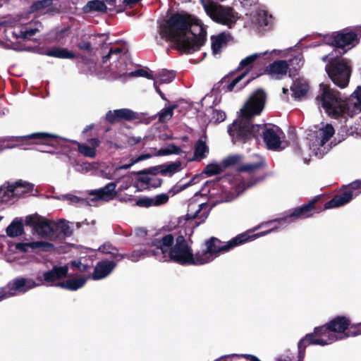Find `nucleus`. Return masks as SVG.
<instances>
[{
    "label": "nucleus",
    "mask_w": 361,
    "mask_h": 361,
    "mask_svg": "<svg viewBox=\"0 0 361 361\" xmlns=\"http://www.w3.org/2000/svg\"><path fill=\"white\" fill-rule=\"evenodd\" d=\"M265 101L266 94L262 90H257L250 95L240 109V116L228 127V131L233 142L257 137L262 133L268 149L281 150L284 148L281 147L283 133L278 126L251 124L250 118L261 113Z\"/></svg>",
    "instance_id": "obj_1"
},
{
    "label": "nucleus",
    "mask_w": 361,
    "mask_h": 361,
    "mask_svg": "<svg viewBox=\"0 0 361 361\" xmlns=\"http://www.w3.org/2000/svg\"><path fill=\"white\" fill-rule=\"evenodd\" d=\"M162 39L172 41L176 48L191 54L204 44L207 31L200 20L190 15L174 14L159 25Z\"/></svg>",
    "instance_id": "obj_2"
},
{
    "label": "nucleus",
    "mask_w": 361,
    "mask_h": 361,
    "mask_svg": "<svg viewBox=\"0 0 361 361\" xmlns=\"http://www.w3.org/2000/svg\"><path fill=\"white\" fill-rule=\"evenodd\" d=\"M357 41V35L353 32L341 31L324 37V47H334V50L329 54L322 57L324 62L329 61L325 70L333 82L337 86L344 88L349 82L350 68L346 59L336 60V58L344 54L346 46H355Z\"/></svg>",
    "instance_id": "obj_3"
},
{
    "label": "nucleus",
    "mask_w": 361,
    "mask_h": 361,
    "mask_svg": "<svg viewBox=\"0 0 361 361\" xmlns=\"http://www.w3.org/2000/svg\"><path fill=\"white\" fill-rule=\"evenodd\" d=\"M154 245L157 251L153 254L160 261L172 260L182 265H200L198 252L195 255L183 236H178L174 244L171 234H167L159 239H155Z\"/></svg>",
    "instance_id": "obj_4"
},
{
    "label": "nucleus",
    "mask_w": 361,
    "mask_h": 361,
    "mask_svg": "<svg viewBox=\"0 0 361 361\" xmlns=\"http://www.w3.org/2000/svg\"><path fill=\"white\" fill-rule=\"evenodd\" d=\"M322 94L317 97L318 104L321 105L325 111L335 118L347 116H353L361 111V87H357L350 97L343 101L337 90L326 85H321Z\"/></svg>",
    "instance_id": "obj_5"
},
{
    "label": "nucleus",
    "mask_w": 361,
    "mask_h": 361,
    "mask_svg": "<svg viewBox=\"0 0 361 361\" xmlns=\"http://www.w3.org/2000/svg\"><path fill=\"white\" fill-rule=\"evenodd\" d=\"M334 133L335 130L331 124L321 123L314 126L308 134L309 148L297 147L295 154L300 157L305 164L310 161L312 155L322 158L331 149L330 139Z\"/></svg>",
    "instance_id": "obj_6"
},
{
    "label": "nucleus",
    "mask_w": 361,
    "mask_h": 361,
    "mask_svg": "<svg viewBox=\"0 0 361 361\" xmlns=\"http://www.w3.org/2000/svg\"><path fill=\"white\" fill-rule=\"evenodd\" d=\"M288 55V50L273 49L263 52L255 53L243 59L239 64L238 69L247 68V71L234 78L227 86V90L229 92L238 91L243 89L250 81L255 78L252 77L245 82H242L247 73L252 69L255 62L267 63L274 59L286 57Z\"/></svg>",
    "instance_id": "obj_7"
},
{
    "label": "nucleus",
    "mask_w": 361,
    "mask_h": 361,
    "mask_svg": "<svg viewBox=\"0 0 361 361\" xmlns=\"http://www.w3.org/2000/svg\"><path fill=\"white\" fill-rule=\"evenodd\" d=\"M249 236L247 234H239L227 242H221L216 238H212L205 243V248L198 252L200 264H204L214 260L221 254L225 253L247 243Z\"/></svg>",
    "instance_id": "obj_8"
},
{
    "label": "nucleus",
    "mask_w": 361,
    "mask_h": 361,
    "mask_svg": "<svg viewBox=\"0 0 361 361\" xmlns=\"http://www.w3.org/2000/svg\"><path fill=\"white\" fill-rule=\"evenodd\" d=\"M208 16L214 22L232 28L239 19L238 13L231 7L224 6L212 1H202Z\"/></svg>",
    "instance_id": "obj_9"
},
{
    "label": "nucleus",
    "mask_w": 361,
    "mask_h": 361,
    "mask_svg": "<svg viewBox=\"0 0 361 361\" xmlns=\"http://www.w3.org/2000/svg\"><path fill=\"white\" fill-rule=\"evenodd\" d=\"M109 62L106 67V75L109 78H119L127 76V56L124 48H111L109 54L103 57V63Z\"/></svg>",
    "instance_id": "obj_10"
},
{
    "label": "nucleus",
    "mask_w": 361,
    "mask_h": 361,
    "mask_svg": "<svg viewBox=\"0 0 361 361\" xmlns=\"http://www.w3.org/2000/svg\"><path fill=\"white\" fill-rule=\"evenodd\" d=\"M337 341H339L335 333L329 328L328 324L316 327L313 333L306 335L298 343V350L300 354L305 351L308 345H319L321 346L330 345Z\"/></svg>",
    "instance_id": "obj_11"
},
{
    "label": "nucleus",
    "mask_w": 361,
    "mask_h": 361,
    "mask_svg": "<svg viewBox=\"0 0 361 361\" xmlns=\"http://www.w3.org/2000/svg\"><path fill=\"white\" fill-rule=\"evenodd\" d=\"M25 139L35 140L34 143L39 146L52 147L58 148L61 145L62 138L57 135L47 133H35L25 136L12 137L11 141L13 144L8 143L4 146L5 149L14 148L20 145Z\"/></svg>",
    "instance_id": "obj_12"
},
{
    "label": "nucleus",
    "mask_w": 361,
    "mask_h": 361,
    "mask_svg": "<svg viewBox=\"0 0 361 361\" xmlns=\"http://www.w3.org/2000/svg\"><path fill=\"white\" fill-rule=\"evenodd\" d=\"M33 190V184L19 180L1 186L0 188V198L2 202L13 203L17 198L32 193Z\"/></svg>",
    "instance_id": "obj_13"
},
{
    "label": "nucleus",
    "mask_w": 361,
    "mask_h": 361,
    "mask_svg": "<svg viewBox=\"0 0 361 361\" xmlns=\"http://www.w3.org/2000/svg\"><path fill=\"white\" fill-rule=\"evenodd\" d=\"M327 324L339 340L361 334V322L350 325L345 317H337Z\"/></svg>",
    "instance_id": "obj_14"
},
{
    "label": "nucleus",
    "mask_w": 361,
    "mask_h": 361,
    "mask_svg": "<svg viewBox=\"0 0 361 361\" xmlns=\"http://www.w3.org/2000/svg\"><path fill=\"white\" fill-rule=\"evenodd\" d=\"M25 224L32 227L34 232L42 238L49 240L56 238L54 221L48 220L38 214H34L26 216Z\"/></svg>",
    "instance_id": "obj_15"
},
{
    "label": "nucleus",
    "mask_w": 361,
    "mask_h": 361,
    "mask_svg": "<svg viewBox=\"0 0 361 361\" xmlns=\"http://www.w3.org/2000/svg\"><path fill=\"white\" fill-rule=\"evenodd\" d=\"M211 205L207 202H201L197 200H190L186 214L187 219H195L197 225L204 222L211 211Z\"/></svg>",
    "instance_id": "obj_16"
},
{
    "label": "nucleus",
    "mask_w": 361,
    "mask_h": 361,
    "mask_svg": "<svg viewBox=\"0 0 361 361\" xmlns=\"http://www.w3.org/2000/svg\"><path fill=\"white\" fill-rule=\"evenodd\" d=\"M180 149L178 147H176L174 145H169L167 147L161 148L157 153H154V155L155 156H165L169 155L171 154H178L180 152ZM153 154H145L139 156L137 158L132 159L130 163L128 164H123L121 166L116 167L114 172L111 173L109 176H106V178L108 179H114L117 177V173L121 170V169H130L133 165L135 164L145 160L147 159L150 157H152Z\"/></svg>",
    "instance_id": "obj_17"
},
{
    "label": "nucleus",
    "mask_w": 361,
    "mask_h": 361,
    "mask_svg": "<svg viewBox=\"0 0 361 361\" xmlns=\"http://www.w3.org/2000/svg\"><path fill=\"white\" fill-rule=\"evenodd\" d=\"M42 284L43 278L40 276H37L35 279L19 277L8 283L13 296L18 293H25Z\"/></svg>",
    "instance_id": "obj_18"
},
{
    "label": "nucleus",
    "mask_w": 361,
    "mask_h": 361,
    "mask_svg": "<svg viewBox=\"0 0 361 361\" xmlns=\"http://www.w3.org/2000/svg\"><path fill=\"white\" fill-rule=\"evenodd\" d=\"M289 66L286 60H276L265 67L264 73L271 79L280 80L287 74Z\"/></svg>",
    "instance_id": "obj_19"
},
{
    "label": "nucleus",
    "mask_w": 361,
    "mask_h": 361,
    "mask_svg": "<svg viewBox=\"0 0 361 361\" xmlns=\"http://www.w3.org/2000/svg\"><path fill=\"white\" fill-rule=\"evenodd\" d=\"M116 183H109L102 188L97 190H90L89 195L93 197L91 199L94 200H104L109 201L113 200L117 195L116 191Z\"/></svg>",
    "instance_id": "obj_20"
},
{
    "label": "nucleus",
    "mask_w": 361,
    "mask_h": 361,
    "mask_svg": "<svg viewBox=\"0 0 361 361\" xmlns=\"http://www.w3.org/2000/svg\"><path fill=\"white\" fill-rule=\"evenodd\" d=\"M314 207V202L312 201L307 204L294 209L286 218L279 220L280 223L279 227H286L290 223V221H286L287 217H295L296 219H303L311 216L310 212Z\"/></svg>",
    "instance_id": "obj_21"
},
{
    "label": "nucleus",
    "mask_w": 361,
    "mask_h": 361,
    "mask_svg": "<svg viewBox=\"0 0 361 361\" xmlns=\"http://www.w3.org/2000/svg\"><path fill=\"white\" fill-rule=\"evenodd\" d=\"M358 195V192L354 193L353 191L348 190L346 188L336 195L330 201L327 202L324 205V209H329L342 207L350 202L354 197Z\"/></svg>",
    "instance_id": "obj_22"
},
{
    "label": "nucleus",
    "mask_w": 361,
    "mask_h": 361,
    "mask_svg": "<svg viewBox=\"0 0 361 361\" xmlns=\"http://www.w3.org/2000/svg\"><path fill=\"white\" fill-rule=\"evenodd\" d=\"M106 118L110 123L123 120L132 121L137 118V114L129 109H121L109 111L106 115Z\"/></svg>",
    "instance_id": "obj_23"
},
{
    "label": "nucleus",
    "mask_w": 361,
    "mask_h": 361,
    "mask_svg": "<svg viewBox=\"0 0 361 361\" xmlns=\"http://www.w3.org/2000/svg\"><path fill=\"white\" fill-rule=\"evenodd\" d=\"M169 196L166 193H161L154 197H143L136 201V205L140 207L149 208L159 207L168 202Z\"/></svg>",
    "instance_id": "obj_24"
},
{
    "label": "nucleus",
    "mask_w": 361,
    "mask_h": 361,
    "mask_svg": "<svg viewBox=\"0 0 361 361\" xmlns=\"http://www.w3.org/2000/svg\"><path fill=\"white\" fill-rule=\"evenodd\" d=\"M116 267V262L104 260L98 262L91 277L94 280H100L109 276Z\"/></svg>",
    "instance_id": "obj_25"
},
{
    "label": "nucleus",
    "mask_w": 361,
    "mask_h": 361,
    "mask_svg": "<svg viewBox=\"0 0 361 361\" xmlns=\"http://www.w3.org/2000/svg\"><path fill=\"white\" fill-rule=\"evenodd\" d=\"M78 145V152L83 156L89 158H94L97 155V149L100 145L97 138L89 139L85 143H80L74 141Z\"/></svg>",
    "instance_id": "obj_26"
},
{
    "label": "nucleus",
    "mask_w": 361,
    "mask_h": 361,
    "mask_svg": "<svg viewBox=\"0 0 361 361\" xmlns=\"http://www.w3.org/2000/svg\"><path fill=\"white\" fill-rule=\"evenodd\" d=\"M290 90L293 92V97L295 99L302 98L309 90V83L303 76L298 75L293 79Z\"/></svg>",
    "instance_id": "obj_27"
},
{
    "label": "nucleus",
    "mask_w": 361,
    "mask_h": 361,
    "mask_svg": "<svg viewBox=\"0 0 361 361\" xmlns=\"http://www.w3.org/2000/svg\"><path fill=\"white\" fill-rule=\"evenodd\" d=\"M68 271V267L55 266L51 270L46 271L43 274V281H46L49 284L52 285L54 282L64 278Z\"/></svg>",
    "instance_id": "obj_28"
},
{
    "label": "nucleus",
    "mask_w": 361,
    "mask_h": 361,
    "mask_svg": "<svg viewBox=\"0 0 361 361\" xmlns=\"http://www.w3.org/2000/svg\"><path fill=\"white\" fill-rule=\"evenodd\" d=\"M88 278L89 277L75 276L59 283L55 286L69 290H77L86 283Z\"/></svg>",
    "instance_id": "obj_29"
},
{
    "label": "nucleus",
    "mask_w": 361,
    "mask_h": 361,
    "mask_svg": "<svg viewBox=\"0 0 361 361\" xmlns=\"http://www.w3.org/2000/svg\"><path fill=\"white\" fill-rule=\"evenodd\" d=\"M229 39L230 35L226 32H221L217 35L212 36L211 47L213 54L216 55L220 54L221 49L226 46Z\"/></svg>",
    "instance_id": "obj_30"
},
{
    "label": "nucleus",
    "mask_w": 361,
    "mask_h": 361,
    "mask_svg": "<svg viewBox=\"0 0 361 361\" xmlns=\"http://www.w3.org/2000/svg\"><path fill=\"white\" fill-rule=\"evenodd\" d=\"M52 247L53 245L51 243L42 240L33 241L29 243L23 242L18 243L16 245V249L23 252H27L30 250H34L37 249L47 250Z\"/></svg>",
    "instance_id": "obj_31"
},
{
    "label": "nucleus",
    "mask_w": 361,
    "mask_h": 361,
    "mask_svg": "<svg viewBox=\"0 0 361 361\" xmlns=\"http://www.w3.org/2000/svg\"><path fill=\"white\" fill-rule=\"evenodd\" d=\"M154 240L152 242V245L149 249H147L146 247L140 248L139 250H134L131 254L123 255L124 257H128L130 260L133 262H137L140 259H145L146 257H150L154 255L153 254L154 251H157V247L154 245Z\"/></svg>",
    "instance_id": "obj_32"
},
{
    "label": "nucleus",
    "mask_w": 361,
    "mask_h": 361,
    "mask_svg": "<svg viewBox=\"0 0 361 361\" xmlns=\"http://www.w3.org/2000/svg\"><path fill=\"white\" fill-rule=\"evenodd\" d=\"M209 154V147L206 142L202 140H199L194 147L193 160L200 161L207 157Z\"/></svg>",
    "instance_id": "obj_33"
},
{
    "label": "nucleus",
    "mask_w": 361,
    "mask_h": 361,
    "mask_svg": "<svg viewBox=\"0 0 361 361\" xmlns=\"http://www.w3.org/2000/svg\"><path fill=\"white\" fill-rule=\"evenodd\" d=\"M23 232V224L20 219L16 218L6 228V233L10 237H17Z\"/></svg>",
    "instance_id": "obj_34"
},
{
    "label": "nucleus",
    "mask_w": 361,
    "mask_h": 361,
    "mask_svg": "<svg viewBox=\"0 0 361 361\" xmlns=\"http://www.w3.org/2000/svg\"><path fill=\"white\" fill-rule=\"evenodd\" d=\"M46 55L49 56L60 58V59H74L75 55L65 48L55 47L46 52Z\"/></svg>",
    "instance_id": "obj_35"
},
{
    "label": "nucleus",
    "mask_w": 361,
    "mask_h": 361,
    "mask_svg": "<svg viewBox=\"0 0 361 361\" xmlns=\"http://www.w3.org/2000/svg\"><path fill=\"white\" fill-rule=\"evenodd\" d=\"M106 10V6L105 4L102 1L99 0H94L90 1L87 4L83 7V11L85 13H90V12H104Z\"/></svg>",
    "instance_id": "obj_36"
},
{
    "label": "nucleus",
    "mask_w": 361,
    "mask_h": 361,
    "mask_svg": "<svg viewBox=\"0 0 361 361\" xmlns=\"http://www.w3.org/2000/svg\"><path fill=\"white\" fill-rule=\"evenodd\" d=\"M59 200L67 201L70 204L85 205L90 204L88 200L73 194H67L59 197Z\"/></svg>",
    "instance_id": "obj_37"
},
{
    "label": "nucleus",
    "mask_w": 361,
    "mask_h": 361,
    "mask_svg": "<svg viewBox=\"0 0 361 361\" xmlns=\"http://www.w3.org/2000/svg\"><path fill=\"white\" fill-rule=\"evenodd\" d=\"M271 20V15L268 14L265 10L259 9L257 11L255 23L259 26H267L270 25Z\"/></svg>",
    "instance_id": "obj_38"
},
{
    "label": "nucleus",
    "mask_w": 361,
    "mask_h": 361,
    "mask_svg": "<svg viewBox=\"0 0 361 361\" xmlns=\"http://www.w3.org/2000/svg\"><path fill=\"white\" fill-rule=\"evenodd\" d=\"M286 50L288 51V55L286 58L291 57L290 59V63L292 66L300 68L303 65V57L300 52L296 51L292 49H286Z\"/></svg>",
    "instance_id": "obj_39"
},
{
    "label": "nucleus",
    "mask_w": 361,
    "mask_h": 361,
    "mask_svg": "<svg viewBox=\"0 0 361 361\" xmlns=\"http://www.w3.org/2000/svg\"><path fill=\"white\" fill-rule=\"evenodd\" d=\"M56 232L63 233L64 235H70L72 233L70 223L66 220L54 222V233L56 234Z\"/></svg>",
    "instance_id": "obj_40"
},
{
    "label": "nucleus",
    "mask_w": 361,
    "mask_h": 361,
    "mask_svg": "<svg viewBox=\"0 0 361 361\" xmlns=\"http://www.w3.org/2000/svg\"><path fill=\"white\" fill-rule=\"evenodd\" d=\"M223 170L224 167L222 164L212 162L205 166L203 173L206 174L207 176H212L221 173Z\"/></svg>",
    "instance_id": "obj_41"
},
{
    "label": "nucleus",
    "mask_w": 361,
    "mask_h": 361,
    "mask_svg": "<svg viewBox=\"0 0 361 361\" xmlns=\"http://www.w3.org/2000/svg\"><path fill=\"white\" fill-rule=\"evenodd\" d=\"M207 113L209 114V122L211 123H221L226 118L225 112L221 110L210 109L207 111Z\"/></svg>",
    "instance_id": "obj_42"
},
{
    "label": "nucleus",
    "mask_w": 361,
    "mask_h": 361,
    "mask_svg": "<svg viewBox=\"0 0 361 361\" xmlns=\"http://www.w3.org/2000/svg\"><path fill=\"white\" fill-rule=\"evenodd\" d=\"M176 107V105H171L161 110L157 115L159 121L162 123L169 121L173 116V110Z\"/></svg>",
    "instance_id": "obj_43"
},
{
    "label": "nucleus",
    "mask_w": 361,
    "mask_h": 361,
    "mask_svg": "<svg viewBox=\"0 0 361 361\" xmlns=\"http://www.w3.org/2000/svg\"><path fill=\"white\" fill-rule=\"evenodd\" d=\"M175 78V73L173 71L162 70L158 73L155 80H158L159 83H169Z\"/></svg>",
    "instance_id": "obj_44"
},
{
    "label": "nucleus",
    "mask_w": 361,
    "mask_h": 361,
    "mask_svg": "<svg viewBox=\"0 0 361 361\" xmlns=\"http://www.w3.org/2000/svg\"><path fill=\"white\" fill-rule=\"evenodd\" d=\"M99 250L103 253L111 255L114 258L118 257L117 261L124 258V256L123 255L118 254L117 250L115 247H113L109 243H104L102 245L99 247Z\"/></svg>",
    "instance_id": "obj_45"
},
{
    "label": "nucleus",
    "mask_w": 361,
    "mask_h": 361,
    "mask_svg": "<svg viewBox=\"0 0 361 361\" xmlns=\"http://www.w3.org/2000/svg\"><path fill=\"white\" fill-rule=\"evenodd\" d=\"M180 169V162H173L161 166V172L165 175L171 176Z\"/></svg>",
    "instance_id": "obj_46"
},
{
    "label": "nucleus",
    "mask_w": 361,
    "mask_h": 361,
    "mask_svg": "<svg viewBox=\"0 0 361 361\" xmlns=\"http://www.w3.org/2000/svg\"><path fill=\"white\" fill-rule=\"evenodd\" d=\"M52 4L51 0H40L32 4L31 6L32 11H37L44 8L49 7Z\"/></svg>",
    "instance_id": "obj_47"
},
{
    "label": "nucleus",
    "mask_w": 361,
    "mask_h": 361,
    "mask_svg": "<svg viewBox=\"0 0 361 361\" xmlns=\"http://www.w3.org/2000/svg\"><path fill=\"white\" fill-rule=\"evenodd\" d=\"M128 76L144 77V78H147L148 79H152V80L154 79V78L151 75V73H149V72H147V71H145L144 69H138L135 71L130 72L128 73Z\"/></svg>",
    "instance_id": "obj_48"
},
{
    "label": "nucleus",
    "mask_w": 361,
    "mask_h": 361,
    "mask_svg": "<svg viewBox=\"0 0 361 361\" xmlns=\"http://www.w3.org/2000/svg\"><path fill=\"white\" fill-rule=\"evenodd\" d=\"M41 26V25H39L38 27H35V28H23L21 30H20V35L21 37L23 38H29L33 35H35L39 30V27Z\"/></svg>",
    "instance_id": "obj_49"
},
{
    "label": "nucleus",
    "mask_w": 361,
    "mask_h": 361,
    "mask_svg": "<svg viewBox=\"0 0 361 361\" xmlns=\"http://www.w3.org/2000/svg\"><path fill=\"white\" fill-rule=\"evenodd\" d=\"M239 160L240 157L238 155L229 156L223 160L222 166L224 169L225 167L236 164Z\"/></svg>",
    "instance_id": "obj_50"
},
{
    "label": "nucleus",
    "mask_w": 361,
    "mask_h": 361,
    "mask_svg": "<svg viewBox=\"0 0 361 361\" xmlns=\"http://www.w3.org/2000/svg\"><path fill=\"white\" fill-rule=\"evenodd\" d=\"M345 188L354 193L358 192L359 195L361 192V179L352 182Z\"/></svg>",
    "instance_id": "obj_51"
},
{
    "label": "nucleus",
    "mask_w": 361,
    "mask_h": 361,
    "mask_svg": "<svg viewBox=\"0 0 361 361\" xmlns=\"http://www.w3.org/2000/svg\"><path fill=\"white\" fill-rule=\"evenodd\" d=\"M278 227H274L270 230H268V231H264V232H261V233H257V234H253V235H251L250 233L248 232H246V233H243V234H247L248 236H249V238L247 239V241H250V240H253L259 237H262V236H264L269 233H271L272 231H274L276 229H277Z\"/></svg>",
    "instance_id": "obj_52"
},
{
    "label": "nucleus",
    "mask_w": 361,
    "mask_h": 361,
    "mask_svg": "<svg viewBox=\"0 0 361 361\" xmlns=\"http://www.w3.org/2000/svg\"><path fill=\"white\" fill-rule=\"evenodd\" d=\"M12 296V293L8 284L6 286L0 288V302Z\"/></svg>",
    "instance_id": "obj_53"
},
{
    "label": "nucleus",
    "mask_w": 361,
    "mask_h": 361,
    "mask_svg": "<svg viewBox=\"0 0 361 361\" xmlns=\"http://www.w3.org/2000/svg\"><path fill=\"white\" fill-rule=\"evenodd\" d=\"M261 166V162L255 164H247L241 167V171L252 172L258 169Z\"/></svg>",
    "instance_id": "obj_54"
},
{
    "label": "nucleus",
    "mask_w": 361,
    "mask_h": 361,
    "mask_svg": "<svg viewBox=\"0 0 361 361\" xmlns=\"http://www.w3.org/2000/svg\"><path fill=\"white\" fill-rule=\"evenodd\" d=\"M72 267L78 268L80 271H85L88 269L89 267L82 264L80 261H73L71 262Z\"/></svg>",
    "instance_id": "obj_55"
},
{
    "label": "nucleus",
    "mask_w": 361,
    "mask_h": 361,
    "mask_svg": "<svg viewBox=\"0 0 361 361\" xmlns=\"http://www.w3.org/2000/svg\"><path fill=\"white\" fill-rule=\"evenodd\" d=\"M94 224H95V221L94 220L90 221V220L85 219V221H83L82 222H77L76 226H77V228H81L84 226H93Z\"/></svg>",
    "instance_id": "obj_56"
},
{
    "label": "nucleus",
    "mask_w": 361,
    "mask_h": 361,
    "mask_svg": "<svg viewBox=\"0 0 361 361\" xmlns=\"http://www.w3.org/2000/svg\"><path fill=\"white\" fill-rule=\"evenodd\" d=\"M243 186H242V189L240 190H238V192L235 193V194H233L231 195V196L228 197L226 199V202H229V201H232L233 200H235L237 197L239 196V195L243 192V191L245 189V184L244 183H242Z\"/></svg>",
    "instance_id": "obj_57"
},
{
    "label": "nucleus",
    "mask_w": 361,
    "mask_h": 361,
    "mask_svg": "<svg viewBox=\"0 0 361 361\" xmlns=\"http://www.w3.org/2000/svg\"><path fill=\"white\" fill-rule=\"evenodd\" d=\"M154 87L156 90V91L157 92V93L160 95V97H161V99H163L164 100H166L164 93L161 91V90L159 89V85L161 84L159 83V82L157 80H155V78L154 79Z\"/></svg>",
    "instance_id": "obj_58"
},
{
    "label": "nucleus",
    "mask_w": 361,
    "mask_h": 361,
    "mask_svg": "<svg viewBox=\"0 0 361 361\" xmlns=\"http://www.w3.org/2000/svg\"><path fill=\"white\" fill-rule=\"evenodd\" d=\"M78 47L80 49H84V50H90L91 49V44L90 42H81L78 44Z\"/></svg>",
    "instance_id": "obj_59"
},
{
    "label": "nucleus",
    "mask_w": 361,
    "mask_h": 361,
    "mask_svg": "<svg viewBox=\"0 0 361 361\" xmlns=\"http://www.w3.org/2000/svg\"><path fill=\"white\" fill-rule=\"evenodd\" d=\"M240 356L245 357L247 361H260L256 356L252 355H242Z\"/></svg>",
    "instance_id": "obj_60"
},
{
    "label": "nucleus",
    "mask_w": 361,
    "mask_h": 361,
    "mask_svg": "<svg viewBox=\"0 0 361 361\" xmlns=\"http://www.w3.org/2000/svg\"><path fill=\"white\" fill-rule=\"evenodd\" d=\"M276 361H295L291 357L288 356H281L277 358Z\"/></svg>",
    "instance_id": "obj_61"
},
{
    "label": "nucleus",
    "mask_w": 361,
    "mask_h": 361,
    "mask_svg": "<svg viewBox=\"0 0 361 361\" xmlns=\"http://www.w3.org/2000/svg\"><path fill=\"white\" fill-rule=\"evenodd\" d=\"M38 150L42 152H47V153H53L54 152L53 151L49 150L47 148H39Z\"/></svg>",
    "instance_id": "obj_62"
},
{
    "label": "nucleus",
    "mask_w": 361,
    "mask_h": 361,
    "mask_svg": "<svg viewBox=\"0 0 361 361\" xmlns=\"http://www.w3.org/2000/svg\"><path fill=\"white\" fill-rule=\"evenodd\" d=\"M135 143H138L141 141V137H133Z\"/></svg>",
    "instance_id": "obj_63"
},
{
    "label": "nucleus",
    "mask_w": 361,
    "mask_h": 361,
    "mask_svg": "<svg viewBox=\"0 0 361 361\" xmlns=\"http://www.w3.org/2000/svg\"><path fill=\"white\" fill-rule=\"evenodd\" d=\"M283 90V93L284 94H288V88H286V87H283V90Z\"/></svg>",
    "instance_id": "obj_64"
}]
</instances>
